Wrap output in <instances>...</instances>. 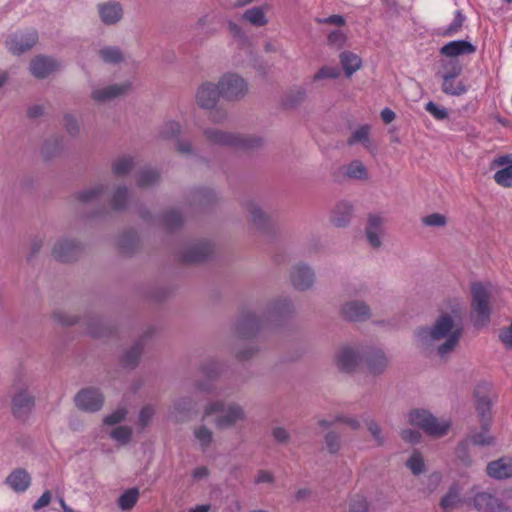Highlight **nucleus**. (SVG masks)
Listing matches in <instances>:
<instances>
[{
  "label": "nucleus",
  "mask_w": 512,
  "mask_h": 512,
  "mask_svg": "<svg viewBox=\"0 0 512 512\" xmlns=\"http://www.w3.org/2000/svg\"><path fill=\"white\" fill-rule=\"evenodd\" d=\"M139 498V491L137 488H130L126 490L118 499V505L122 510L132 509Z\"/></svg>",
  "instance_id": "obj_49"
},
{
  "label": "nucleus",
  "mask_w": 512,
  "mask_h": 512,
  "mask_svg": "<svg viewBox=\"0 0 512 512\" xmlns=\"http://www.w3.org/2000/svg\"><path fill=\"white\" fill-rule=\"evenodd\" d=\"M342 315L351 321H365L370 318L371 312L369 306L362 301H349L341 307Z\"/></svg>",
  "instance_id": "obj_23"
},
{
  "label": "nucleus",
  "mask_w": 512,
  "mask_h": 512,
  "mask_svg": "<svg viewBox=\"0 0 512 512\" xmlns=\"http://www.w3.org/2000/svg\"><path fill=\"white\" fill-rule=\"evenodd\" d=\"M344 178L355 180H367L368 171L365 165L360 160H353L349 164L340 168Z\"/></svg>",
  "instance_id": "obj_33"
},
{
  "label": "nucleus",
  "mask_w": 512,
  "mask_h": 512,
  "mask_svg": "<svg viewBox=\"0 0 512 512\" xmlns=\"http://www.w3.org/2000/svg\"><path fill=\"white\" fill-rule=\"evenodd\" d=\"M212 418V423L219 431L233 428L238 422L246 419V412L236 402L225 403L223 400H210L203 405L201 421Z\"/></svg>",
  "instance_id": "obj_3"
},
{
  "label": "nucleus",
  "mask_w": 512,
  "mask_h": 512,
  "mask_svg": "<svg viewBox=\"0 0 512 512\" xmlns=\"http://www.w3.org/2000/svg\"><path fill=\"white\" fill-rule=\"evenodd\" d=\"M107 191V186L96 184L75 193V199L83 205H93L100 201L103 194Z\"/></svg>",
  "instance_id": "obj_29"
},
{
  "label": "nucleus",
  "mask_w": 512,
  "mask_h": 512,
  "mask_svg": "<svg viewBox=\"0 0 512 512\" xmlns=\"http://www.w3.org/2000/svg\"><path fill=\"white\" fill-rule=\"evenodd\" d=\"M462 72V67L457 61H448L444 65V72H437V76L444 78L447 77L449 79H456Z\"/></svg>",
  "instance_id": "obj_55"
},
{
  "label": "nucleus",
  "mask_w": 512,
  "mask_h": 512,
  "mask_svg": "<svg viewBox=\"0 0 512 512\" xmlns=\"http://www.w3.org/2000/svg\"><path fill=\"white\" fill-rule=\"evenodd\" d=\"M218 203L216 192L209 187H199L194 190V213L206 212Z\"/></svg>",
  "instance_id": "obj_20"
},
{
  "label": "nucleus",
  "mask_w": 512,
  "mask_h": 512,
  "mask_svg": "<svg viewBox=\"0 0 512 512\" xmlns=\"http://www.w3.org/2000/svg\"><path fill=\"white\" fill-rule=\"evenodd\" d=\"M383 219L377 215H370L365 228V234L369 244L374 248H379L382 244L381 236Z\"/></svg>",
  "instance_id": "obj_28"
},
{
  "label": "nucleus",
  "mask_w": 512,
  "mask_h": 512,
  "mask_svg": "<svg viewBox=\"0 0 512 512\" xmlns=\"http://www.w3.org/2000/svg\"><path fill=\"white\" fill-rule=\"evenodd\" d=\"M220 96L218 84L207 82L198 88L196 99L201 108L214 109Z\"/></svg>",
  "instance_id": "obj_21"
},
{
  "label": "nucleus",
  "mask_w": 512,
  "mask_h": 512,
  "mask_svg": "<svg viewBox=\"0 0 512 512\" xmlns=\"http://www.w3.org/2000/svg\"><path fill=\"white\" fill-rule=\"evenodd\" d=\"M441 79L443 81L442 91L447 95L460 96L467 91L466 86L461 81H456L455 79L453 80L447 77Z\"/></svg>",
  "instance_id": "obj_48"
},
{
  "label": "nucleus",
  "mask_w": 512,
  "mask_h": 512,
  "mask_svg": "<svg viewBox=\"0 0 512 512\" xmlns=\"http://www.w3.org/2000/svg\"><path fill=\"white\" fill-rule=\"evenodd\" d=\"M408 422L434 437L444 436L450 427L449 422H439L430 412L420 409L409 412Z\"/></svg>",
  "instance_id": "obj_7"
},
{
  "label": "nucleus",
  "mask_w": 512,
  "mask_h": 512,
  "mask_svg": "<svg viewBox=\"0 0 512 512\" xmlns=\"http://www.w3.org/2000/svg\"><path fill=\"white\" fill-rule=\"evenodd\" d=\"M180 133V125L175 121L167 122L163 125L160 130V136L163 139H173L177 140L178 135Z\"/></svg>",
  "instance_id": "obj_56"
},
{
  "label": "nucleus",
  "mask_w": 512,
  "mask_h": 512,
  "mask_svg": "<svg viewBox=\"0 0 512 512\" xmlns=\"http://www.w3.org/2000/svg\"><path fill=\"white\" fill-rule=\"evenodd\" d=\"M325 449L330 454H337L342 448V438L339 432L330 430L324 435Z\"/></svg>",
  "instance_id": "obj_46"
},
{
  "label": "nucleus",
  "mask_w": 512,
  "mask_h": 512,
  "mask_svg": "<svg viewBox=\"0 0 512 512\" xmlns=\"http://www.w3.org/2000/svg\"><path fill=\"white\" fill-rule=\"evenodd\" d=\"M129 198L128 188L124 185L118 186L112 194L111 206L116 211H122L126 208Z\"/></svg>",
  "instance_id": "obj_45"
},
{
  "label": "nucleus",
  "mask_w": 512,
  "mask_h": 512,
  "mask_svg": "<svg viewBox=\"0 0 512 512\" xmlns=\"http://www.w3.org/2000/svg\"><path fill=\"white\" fill-rule=\"evenodd\" d=\"M101 21L106 25H114L123 17V9L119 2L110 1L98 5Z\"/></svg>",
  "instance_id": "obj_27"
},
{
  "label": "nucleus",
  "mask_w": 512,
  "mask_h": 512,
  "mask_svg": "<svg viewBox=\"0 0 512 512\" xmlns=\"http://www.w3.org/2000/svg\"><path fill=\"white\" fill-rule=\"evenodd\" d=\"M111 437L122 444H126L131 440L132 430L128 426H119L111 432Z\"/></svg>",
  "instance_id": "obj_61"
},
{
  "label": "nucleus",
  "mask_w": 512,
  "mask_h": 512,
  "mask_svg": "<svg viewBox=\"0 0 512 512\" xmlns=\"http://www.w3.org/2000/svg\"><path fill=\"white\" fill-rule=\"evenodd\" d=\"M76 407L85 412H97L104 404V396L98 388L81 389L74 398Z\"/></svg>",
  "instance_id": "obj_11"
},
{
  "label": "nucleus",
  "mask_w": 512,
  "mask_h": 512,
  "mask_svg": "<svg viewBox=\"0 0 512 512\" xmlns=\"http://www.w3.org/2000/svg\"><path fill=\"white\" fill-rule=\"evenodd\" d=\"M194 438L199 443L200 449L206 452L214 441V433L207 426L201 425L194 430Z\"/></svg>",
  "instance_id": "obj_41"
},
{
  "label": "nucleus",
  "mask_w": 512,
  "mask_h": 512,
  "mask_svg": "<svg viewBox=\"0 0 512 512\" xmlns=\"http://www.w3.org/2000/svg\"><path fill=\"white\" fill-rule=\"evenodd\" d=\"M492 401L487 395L478 396L476 402V411L481 425L486 428L492 421Z\"/></svg>",
  "instance_id": "obj_35"
},
{
  "label": "nucleus",
  "mask_w": 512,
  "mask_h": 512,
  "mask_svg": "<svg viewBox=\"0 0 512 512\" xmlns=\"http://www.w3.org/2000/svg\"><path fill=\"white\" fill-rule=\"evenodd\" d=\"M151 334V329L145 331L134 343V345L123 354L122 363L124 366L129 368H135L138 365L145 343L147 339L151 336Z\"/></svg>",
  "instance_id": "obj_24"
},
{
  "label": "nucleus",
  "mask_w": 512,
  "mask_h": 512,
  "mask_svg": "<svg viewBox=\"0 0 512 512\" xmlns=\"http://www.w3.org/2000/svg\"><path fill=\"white\" fill-rule=\"evenodd\" d=\"M490 426L484 428L481 425V431L471 430L465 438L474 446H490L494 444V437L489 434Z\"/></svg>",
  "instance_id": "obj_38"
},
{
  "label": "nucleus",
  "mask_w": 512,
  "mask_h": 512,
  "mask_svg": "<svg viewBox=\"0 0 512 512\" xmlns=\"http://www.w3.org/2000/svg\"><path fill=\"white\" fill-rule=\"evenodd\" d=\"M493 178L498 185L504 188H512V164L499 169Z\"/></svg>",
  "instance_id": "obj_52"
},
{
  "label": "nucleus",
  "mask_w": 512,
  "mask_h": 512,
  "mask_svg": "<svg viewBox=\"0 0 512 512\" xmlns=\"http://www.w3.org/2000/svg\"><path fill=\"white\" fill-rule=\"evenodd\" d=\"M134 162L130 156H122L112 162V173L116 177H123L133 169Z\"/></svg>",
  "instance_id": "obj_42"
},
{
  "label": "nucleus",
  "mask_w": 512,
  "mask_h": 512,
  "mask_svg": "<svg viewBox=\"0 0 512 512\" xmlns=\"http://www.w3.org/2000/svg\"><path fill=\"white\" fill-rule=\"evenodd\" d=\"M406 466L414 475H419L425 471V463L420 452L414 451L406 461Z\"/></svg>",
  "instance_id": "obj_51"
},
{
  "label": "nucleus",
  "mask_w": 512,
  "mask_h": 512,
  "mask_svg": "<svg viewBox=\"0 0 512 512\" xmlns=\"http://www.w3.org/2000/svg\"><path fill=\"white\" fill-rule=\"evenodd\" d=\"M442 480V475L439 472H433L426 478L424 493L429 495L433 493L438 486L440 485V482Z\"/></svg>",
  "instance_id": "obj_63"
},
{
  "label": "nucleus",
  "mask_w": 512,
  "mask_h": 512,
  "mask_svg": "<svg viewBox=\"0 0 512 512\" xmlns=\"http://www.w3.org/2000/svg\"><path fill=\"white\" fill-rule=\"evenodd\" d=\"M214 254V245L208 239L194 241V264L210 259Z\"/></svg>",
  "instance_id": "obj_36"
},
{
  "label": "nucleus",
  "mask_w": 512,
  "mask_h": 512,
  "mask_svg": "<svg viewBox=\"0 0 512 512\" xmlns=\"http://www.w3.org/2000/svg\"><path fill=\"white\" fill-rule=\"evenodd\" d=\"M369 504L365 496L355 495L349 503V512H368Z\"/></svg>",
  "instance_id": "obj_58"
},
{
  "label": "nucleus",
  "mask_w": 512,
  "mask_h": 512,
  "mask_svg": "<svg viewBox=\"0 0 512 512\" xmlns=\"http://www.w3.org/2000/svg\"><path fill=\"white\" fill-rule=\"evenodd\" d=\"M58 68L57 62L47 56L38 55L30 62V71L37 79H44Z\"/></svg>",
  "instance_id": "obj_25"
},
{
  "label": "nucleus",
  "mask_w": 512,
  "mask_h": 512,
  "mask_svg": "<svg viewBox=\"0 0 512 512\" xmlns=\"http://www.w3.org/2000/svg\"><path fill=\"white\" fill-rule=\"evenodd\" d=\"M192 402L190 397H182L175 401L173 409L169 413V418L176 422H184L189 420Z\"/></svg>",
  "instance_id": "obj_32"
},
{
  "label": "nucleus",
  "mask_w": 512,
  "mask_h": 512,
  "mask_svg": "<svg viewBox=\"0 0 512 512\" xmlns=\"http://www.w3.org/2000/svg\"><path fill=\"white\" fill-rule=\"evenodd\" d=\"M362 363L368 374L380 376L388 369L390 360L382 349L369 347L362 352Z\"/></svg>",
  "instance_id": "obj_10"
},
{
  "label": "nucleus",
  "mask_w": 512,
  "mask_h": 512,
  "mask_svg": "<svg viewBox=\"0 0 512 512\" xmlns=\"http://www.w3.org/2000/svg\"><path fill=\"white\" fill-rule=\"evenodd\" d=\"M83 252V246L70 239H59L53 249L52 256L59 262H70L78 259Z\"/></svg>",
  "instance_id": "obj_12"
},
{
  "label": "nucleus",
  "mask_w": 512,
  "mask_h": 512,
  "mask_svg": "<svg viewBox=\"0 0 512 512\" xmlns=\"http://www.w3.org/2000/svg\"><path fill=\"white\" fill-rule=\"evenodd\" d=\"M207 141L212 144L249 149L261 145V139L249 136L234 134L217 128H209L204 131Z\"/></svg>",
  "instance_id": "obj_6"
},
{
  "label": "nucleus",
  "mask_w": 512,
  "mask_h": 512,
  "mask_svg": "<svg viewBox=\"0 0 512 512\" xmlns=\"http://www.w3.org/2000/svg\"><path fill=\"white\" fill-rule=\"evenodd\" d=\"M366 426L376 445L383 446L385 444V438L382 435V430L379 424L374 419H370L366 421Z\"/></svg>",
  "instance_id": "obj_57"
},
{
  "label": "nucleus",
  "mask_w": 512,
  "mask_h": 512,
  "mask_svg": "<svg viewBox=\"0 0 512 512\" xmlns=\"http://www.w3.org/2000/svg\"><path fill=\"white\" fill-rule=\"evenodd\" d=\"M6 483L16 492H24L30 486L31 477L25 469L18 468L8 475Z\"/></svg>",
  "instance_id": "obj_31"
},
{
  "label": "nucleus",
  "mask_w": 512,
  "mask_h": 512,
  "mask_svg": "<svg viewBox=\"0 0 512 512\" xmlns=\"http://www.w3.org/2000/svg\"><path fill=\"white\" fill-rule=\"evenodd\" d=\"M486 474L495 480H505L512 478V457L502 456L496 460L488 462Z\"/></svg>",
  "instance_id": "obj_17"
},
{
  "label": "nucleus",
  "mask_w": 512,
  "mask_h": 512,
  "mask_svg": "<svg viewBox=\"0 0 512 512\" xmlns=\"http://www.w3.org/2000/svg\"><path fill=\"white\" fill-rule=\"evenodd\" d=\"M353 214V205L346 200L335 204L330 213V222L338 228L346 227Z\"/></svg>",
  "instance_id": "obj_26"
},
{
  "label": "nucleus",
  "mask_w": 512,
  "mask_h": 512,
  "mask_svg": "<svg viewBox=\"0 0 512 512\" xmlns=\"http://www.w3.org/2000/svg\"><path fill=\"white\" fill-rule=\"evenodd\" d=\"M340 75V71L335 67L323 66L313 76V81H318L326 78L336 79Z\"/></svg>",
  "instance_id": "obj_62"
},
{
  "label": "nucleus",
  "mask_w": 512,
  "mask_h": 512,
  "mask_svg": "<svg viewBox=\"0 0 512 512\" xmlns=\"http://www.w3.org/2000/svg\"><path fill=\"white\" fill-rule=\"evenodd\" d=\"M257 352L258 349L253 345H246L243 348L237 346L235 348V357L239 361H246L251 359Z\"/></svg>",
  "instance_id": "obj_64"
},
{
  "label": "nucleus",
  "mask_w": 512,
  "mask_h": 512,
  "mask_svg": "<svg viewBox=\"0 0 512 512\" xmlns=\"http://www.w3.org/2000/svg\"><path fill=\"white\" fill-rule=\"evenodd\" d=\"M100 58L108 64H118L124 61V55L119 47L107 46L99 50Z\"/></svg>",
  "instance_id": "obj_44"
},
{
  "label": "nucleus",
  "mask_w": 512,
  "mask_h": 512,
  "mask_svg": "<svg viewBox=\"0 0 512 512\" xmlns=\"http://www.w3.org/2000/svg\"><path fill=\"white\" fill-rule=\"evenodd\" d=\"M218 375L219 367L215 362L210 361L200 366L197 371V387L205 392H211L213 390L212 381L215 380Z\"/></svg>",
  "instance_id": "obj_22"
},
{
  "label": "nucleus",
  "mask_w": 512,
  "mask_h": 512,
  "mask_svg": "<svg viewBox=\"0 0 512 512\" xmlns=\"http://www.w3.org/2000/svg\"><path fill=\"white\" fill-rule=\"evenodd\" d=\"M243 209L247 212L248 221L258 230H265L270 224V215L267 214L260 203L255 199H246L242 202Z\"/></svg>",
  "instance_id": "obj_13"
},
{
  "label": "nucleus",
  "mask_w": 512,
  "mask_h": 512,
  "mask_svg": "<svg viewBox=\"0 0 512 512\" xmlns=\"http://www.w3.org/2000/svg\"><path fill=\"white\" fill-rule=\"evenodd\" d=\"M293 305L287 298H279L269 302L261 315L255 313L243 314L233 327V341L254 337L261 329L264 318L276 319L292 313Z\"/></svg>",
  "instance_id": "obj_2"
},
{
  "label": "nucleus",
  "mask_w": 512,
  "mask_h": 512,
  "mask_svg": "<svg viewBox=\"0 0 512 512\" xmlns=\"http://www.w3.org/2000/svg\"><path fill=\"white\" fill-rule=\"evenodd\" d=\"M455 455L464 466L469 467L472 465L473 460L470 454V443L466 439L459 442L455 450Z\"/></svg>",
  "instance_id": "obj_50"
},
{
  "label": "nucleus",
  "mask_w": 512,
  "mask_h": 512,
  "mask_svg": "<svg viewBox=\"0 0 512 512\" xmlns=\"http://www.w3.org/2000/svg\"><path fill=\"white\" fill-rule=\"evenodd\" d=\"M138 235L135 231L129 230L124 232L118 241L120 252L123 255H130L138 245Z\"/></svg>",
  "instance_id": "obj_40"
},
{
  "label": "nucleus",
  "mask_w": 512,
  "mask_h": 512,
  "mask_svg": "<svg viewBox=\"0 0 512 512\" xmlns=\"http://www.w3.org/2000/svg\"><path fill=\"white\" fill-rule=\"evenodd\" d=\"M221 97L227 101H239L248 92L246 81L237 74H225L218 81Z\"/></svg>",
  "instance_id": "obj_8"
},
{
  "label": "nucleus",
  "mask_w": 512,
  "mask_h": 512,
  "mask_svg": "<svg viewBox=\"0 0 512 512\" xmlns=\"http://www.w3.org/2000/svg\"><path fill=\"white\" fill-rule=\"evenodd\" d=\"M87 330L93 337H103L110 333V330L103 325L102 320L99 318L88 320Z\"/></svg>",
  "instance_id": "obj_54"
},
{
  "label": "nucleus",
  "mask_w": 512,
  "mask_h": 512,
  "mask_svg": "<svg viewBox=\"0 0 512 512\" xmlns=\"http://www.w3.org/2000/svg\"><path fill=\"white\" fill-rule=\"evenodd\" d=\"M491 291L482 283L471 286V310L473 323L476 327H484L490 322Z\"/></svg>",
  "instance_id": "obj_5"
},
{
  "label": "nucleus",
  "mask_w": 512,
  "mask_h": 512,
  "mask_svg": "<svg viewBox=\"0 0 512 512\" xmlns=\"http://www.w3.org/2000/svg\"><path fill=\"white\" fill-rule=\"evenodd\" d=\"M422 223L428 227H444L447 224V218L440 213H432L422 218Z\"/></svg>",
  "instance_id": "obj_59"
},
{
  "label": "nucleus",
  "mask_w": 512,
  "mask_h": 512,
  "mask_svg": "<svg viewBox=\"0 0 512 512\" xmlns=\"http://www.w3.org/2000/svg\"><path fill=\"white\" fill-rule=\"evenodd\" d=\"M467 507H473L479 512H492L500 507L499 500L489 492L479 491L477 487L471 489V496L468 497Z\"/></svg>",
  "instance_id": "obj_14"
},
{
  "label": "nucleus",
  "mask_w": 512,
  "mask_h": 512,
  "mask_svg": "<svg viewBox=\"0 0 512 512\" xmlns=\"http://www.w3.org/2000/svg\"><path fill=\"white\" fill-rule=\"evenodd\" d=\"M475 52V47L468 41L465 40H457L451 41L445 44L440 53L447 57H457L460 55H468Z\"/></svg>",
  "instance_id": "obj_30"
},
{
  "label": "nucleus",
  "mask_w": 512,
  "mask_h": 512,
  "mask_svg": "<svg viewBox=\"0 0 512 512\" xmlns=\"http://www.w3.org/2000/svg\"><path fill=\"white\" fill-rule=\"evenodd\" d=\"M39 36L35 29H26L11 34L5 44L7 49L16 56L31 50L38 42Z\"/></svg>",
  "instance_id": "obj_9"
},
{
  "label": "nucleus",
  "mask_w": 512,
  "mask_h": 512,
  "mask_svg": "<svg viewBox=\"0 0 512 512\" xmlns=\"http://www.w3.org/2000/svg\"><path fill=\"white\" fill-rule=\"evenodd\" d=\"M466 17L462 14L461 11H457L455 13V18L453 22L443 31L444 36H452L457 33L463 26Z\"/></svg>",
  "instance_id": "obj_60"
},
{
  "label": "nucleus",
  "mask_w": 512,
  "mask_h": 512,
  "mask_svg": "<svg viewBox=\"0 0 512 512\" xmlns=\"http://www.w3.org/2000/svg\"><path fill=\"white\" fill-rule=\"evenodd\" d=\"M132 89V84L129 81L109 85L104 88L95 89L92 91L91 97L96 102H106L120 96L126 95Z\"/></svg>",
  "instance_id": "obj_16"
},
{
  "label": "nucleus",
  "mask_w": 512,
  "mask_h": 512,
  "mask_svg": "<svg viewBox=\"0 0 512 512\" xmlns=\"http://www.w3.org/2000/svg\"><path fill=\"white\" fill-rule=\"evenodd\" d=\"M463 303L448 302V310L442 311L432 326L419 327L414 336L417 347L424 353H435L446 361L459 346L463 335Z\"/></svg>",
  "instance_id": "obj_1"
},
{
  "label": "nucleus",
  "mask_w": 512,
  "mask_h": 512,
  "mask_svg": "<svg viewBox=\"0 0 512 512\" xmlns=\"http://www.w3.org/2000/svg\"><path fill=\"white\" fill-rule=\"evenodd\" d=\"M370 131V125H361L351 133L350 137L347 139V144L353 146L360 143L364 148L371 149L373 144L370 138Z\"/></svg>",
  "instance_id": "obj_34"
},
{
  "label": "nucleus",
  "mask_w": 512,
  "mask_h": 512,
  "mask_svg": "<svg viewBox=\"0 0 512 512\" xmlns=\"http://www.w3.org/2000/svg\"><path fill=\"white\" fill-rule=\"evenodd\" d=\"M338 369L345 373L354 371L360 363H362V353L350 347L342 348L335 358Z\"/></svg>",
  "instance_id": "obj_19"
},
{
  "label": "nucleus",
  "mask_w": 512,
  "mask_h": 512,
  "mask_svg": "<svg viewBox=\"0 0 512 512\" xmlns=\"http://www.w3.org/2000/svg\"><path fill=\"white\" fill-rule=\"evenodd\" d=\"M340 63L347 77L359 70L362 65L361 58L350 51H344L340 54Z\"/></svg>",
  "instance_id": "obj_39"
},
{
  "label": "nucleus",
  "mask_w": 512,
  "mask_h": 512,
  "mask_svg": "<svg viewBox=\"0 0 512 512\" xmlns=\"http://www.w3.org/2000/svg\"><path fill=\"white\" fill-rule=\"evenodd\" d=\"M290 279L295 289L305 291L310 289L314 284L315 274L309 266L300 263L292 267Z\"/></svg>",
  "instance_id": "obj_15"
},
{
  "label": "nucleus",
  "mask_w": 512,
  "mask_h": 512,
  "mask_svg": "<svg viewBox=\"0 0 512 512\" xmlns=\"http://www.w3.org/2000/svg\"><path fill=\"white\" fill-rule=\"evenodd\" d=\"M30 386V381L22 377L15 379L11 386V413L17 420H27L35 408L36 398Z\"/></svg>",
  "instance_id": "obj_4"
},
{
  "label": "nucleus",
  "mask_w": 512,
  "mask_h": 512,
  "mask_svg": "<svg viewBox=\"0 0 512 512\" xmlns=\"http://www.w3.org/2000/svg\"><path fill=\"white\" fill-rule=\"evenodd\" d=\"M306 91L302 88L291 91L285 98L283 105L285 108H295L306 99Z\"/></svg>",
  "instance_id": "obj_53"
},
{
  "label": "nucleus",
  "mask_w": 512,
  "mask_h": 512,
  "mask_svg": "<svg viewBox=\"0 0 512 512\" xmlns=\"http://www.w3.org/2000/svg\"><path fill=\"white\" fill-rule=\"evenodd\" d=\"M242 18L252 24L253 26L262 27L268 23V19L266 17V7L257 6L247 9Z\"/></svg>",
  "instance_id": "obj_37"
},
{
  "label": "nucleus",
  "mask_w": 512,
  "mask_h": 512,
  "mask_svg": "<svg viewBox=\"0 0 512 512\" xmlns=\"http://www.w3.org/2000/svg\"><path fill=\"white\" fill-rule=\"evenodd\" d=\"M160 174L156 169L146 168L139 171L137 185L142 188L149 187L158 182Z\"/></svg>",
  "instance_id": "obj_47"
},
{
  "label": "nucleus",
  "mask_w": 512,
  "mask_h": 512,
  "mask_svg": "<svg viewBox=\"0 0 512 512\" xmlns=\"http://www.w3.org/2000/svg\"><path fill=\"white\" fill-rule=\"evenodd\" d=\"M162 224L167 231H174L183 225V216L177 210H167L162 216Z\"/></svg>",
  "instance_id": "obj_43"
},
{
  "label": "nucleus",
  "mask_w": 512,
  "mask_h": 512,
  "mask_svg": "<svg viewBox=\"0 0 512 512\" xmlns=\"http://www.w3.org/2000/svg\"><path fill=\"white\" fill-rule=\"evenodd\" d=\"M468 504V498L462 496V488L459 483H452L447 492L440 500V507L443 510L458 509Z\"/></svg>",
  "instance_id": "obj_18"
}]
</instances>
